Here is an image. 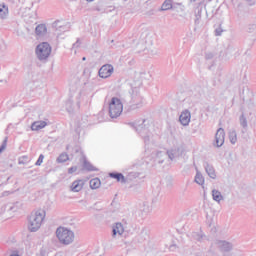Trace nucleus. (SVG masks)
<instances>
[{
  "label": "nucleus",
  "instance_id": "1",
  "mask_svg": "<svg viewBox=\"0 0 256 256\" xmlns=\"http://www.w3.org/2000/svg\"><path fill=\"white\" fill-rule=\"evenodd\" d=\"M45 219V210H37L34 213H31L28 217V231L30 233H37L41 229L43 220Z\"/></svg>",
  "mask_w": 256,
  "mask_h": 256
},
{
  "label": "nucleus",
  "instance_id": "2",
  "mask_svg": "<svg viewBox=\"0 0 256 256\" xmlns=\"http://www.w3.org/2000/svg\"><path fill=\"white\" fill-rule=\"evenodd\" d=\"M56 236L62 245H71L75 241V233L65 227L57 228Z\"/></svg>",
  "mask_w": 256,
  "mask_h": 256
},
{
  "label": "nucleus",
  "instance_id": "3",
  "mask_svg": "<svg viewBox=\"0 0 256 256\" xmlns=\"http://www.w3.org/2000/svg\"><path fill=\"white\" fill-rule=\"evenodd\" d=\"M131 127L138 132V135L142 137L144 140L145 145H149L151 141V132H149V128L145 126V120L141 122L130 123Z\"/></svg>",
  "mask_w": 256,
  "mask_h": 256
},
{
  "label": "nucleus",
  "instance_id": "4",
  "mask_svg": "<svg viewBox=\"0 0 256 256\" xmlns=\"http://www.w3.org/2000/svg\"><path fill=\"white\" fill-rule=\"evenodd\" d=\"M165 157H168L170 161H175L178 157H181V148H172L167 150V152H157L156 153V163H165Z\"/></svg>",
  "mask_w": 256,
  "mask_h": 256
},
{
  "label": "nucleus",
  "instance_id": "5",
  "mask_svg": "<svg viewBox=\"0 0 256 256\" xmlns=\"http://www.w3.org/2000/svg\"><path fill=\"white\" fill-rule=\"evenodd\" d=\"M130 97L129 111H135V109H141V107H143V96H141L139 88H132L130 91Z\"/></svg>",
  "mask_w": 256,
  "mask_h": 256
},
{
  "label": "nucleus",
  "instance_id": "6",
  "mask_svg": "<svg viewBox=\"0 0 256 256\" xmlns=\"http://www.w3.org/2000/svg\"><path fill=\"white\" fill-rule=\"evenodd\" d=\"M123 113V103L121 99L113 97L109 103V116L111 119H117Z\"/></svg>",
  "mask_w": 256,
  "mask_h": 256
},
{
  "label": "nucleus",
  "instance_id": "7",
  "mask_svg": "<svg viewBox=\"0 0 256 256\" xmlns=\"http://www.w3.org/2000/svg\"><path fill=\"white\" fill-rule=\"evenodd\" d=\"M35 53L39 61H45L49 59V56L51 55V44L48 42H42L38 44L35 49Z\"/></svg>",
  "mask_w": 256,
  "mask_h": 256
},
{
  "label": "nucleus",
  "instance_id": "8",
  "mask_svg": "<svg viewBox=\"0 0 256 256\" xmlns=\"http://www.w3.org/2000/svg\"><path fill=\"white\" fill-rule=\"evenodd\" d=\"M113 71H115L113 65L104 64L98 71V77H100L101 79H109V77L113 75Z\"/></svg>",
  "mask_w": 256,
  "mask_h": 256
},
{
  "label": "nucleus",
  "instance_id": "9",
  "mask_svg": "<svg viewBox=\"0 0 256 256\" xmlns=\"http://www.w3.org/2000/svg\"><path fill=\"white\" fill-rule=\"evenodd\" d=\"M216 246L223 253H229V251H233V243L228 242L227 240H217Z\"/></svg>",
  "mask_w": 256,
  "mask_h": 256
},
{
  "label": "nucleus",
  "instance_id": "10",
  "mask_svg": "<svg viewBox=\"0 0 256 256\" xmlns=\"http://www.w3.org/2000/svg\"><path fill=\"white\" fill-rule=\"evenodd\" d=\"M225 143V130L223 128H219L215 134V147H223Z\"/></svg>",
  "mask_w": 256,
  "mask_h": 256
},
{
  "label": "nucleus",
  "instance_id": "11",
  "mask_svg": "<svg viewBox=\"0 0 256 256\" xmlns=\"http://www.w3.org/2000/svg\"><path fill=\"white\" fill-rule=\"evenodd\" d=\"M179 121L183 127H187L191 123V112L188 109L183 110L179 116Z\"/></svg>",
  "mask_w": 256,
  "mask_h": 256
},
{
  "label": "nucleus",
  "instance_id": "12",
  "mask_svg": "<svg viewBox=\"0 0 256 256\" xmlns=\"http://www.w3.org/2000/svg\"><path fill=\"white\" fill-rule=\"evenodd\" d=\"M53 29H55V31H58L57 35H59V33H65L66 31H69V26L63 24V22L61 21H55L52 24Z\"/></svg>",
  "mask_w": 256,
  "mask_h": 256
},
{
  "label": "nucleus",
  "instance_id": "13",
  "mask_svg": "<svg viewBox=\"0 0 256 256\" xmlns=\"http://www.w3.org/2000/svg\"><path fill=\"white\" fill-rule=\"evenodd\" d=\"M204 169L210 179H217V174L215 173V168L213 167V165L206 162L204 163Z\"/></svg>",
  "mask_w": 256,
  "mask_h": 256
},
{
  "label": "nucleus",
  "instance_id": "14",
  "mask_svg": "<svg viewBox=\"0 0 256 256\" xmlns=\"http://www.w3.org/2000/svg\"><path fill=\"white\" fill-rule=\"evenodd\" d=\"M124 232L125 228H123V224L119 222L112 227V237H117V235L121 236Z\"/></svg>",
  "mask_w": 256,
  "mask_h": 256
},
{
  "label": "nucleus",
  "instance_id": "15",
  "mask_svg": "<svg viewBox=\"0 0 256 256\" xmlns=\"http://www.w3.org/2000/svg\"><path fill=\"white\" fill-rule=\"evenodd\" d=\"M239 124H240V127H242V133H247V129L249 127V124L247 122V116H245V113H242L240 116H239Z\"/></svg>",
  "mask_w": 256,
  "mask_h": 256
},
{
  "label": "nucleus",
  "instance_id": "16",
  "mask_svg": "<svg viewBox=\"0 0 256 256\" xmlns=\"http://www.w3.org/2000/svg\"><path fill=\"white\" fill-rule=\"evenodd\" d=\"M47 127V122L41 120V121H35L31 125L32 131H41V129H45Z\"/></svg>",
  "mask_w": 256,
  "mask_h": 256
},
{
  "label": "nucleus",
  "instance_id": "17",
  "mask_svg": "<svg viewBox=\"0 0 256 256\" xmlns=\"http://www.w3.org/2000/svg\"><path fill=\"white\" fill-rule=\"evenodd\" d=\"M109 177H111V179H116L118 183H127V179L125 178L123 173L112 172V173H109Z\"/></svg>",
  "mask_w": 256,
  "mask_h": 256
},
{
  "label": "nucleus",
  "instance_id": "18",
  "mask_svg": "<svg viewBox=\"0 0 256 256\" xmlns=\"http://www.w3.org/2000/svg\"><path fill=\"white\" fill-rule=\"evenodd\" d=\"M83 185H85L83 180H76L71 185V191L73 193H79L83 189Z\"/></svg>",
  "mask_w": 256,
  "mask_h": 256
},
{
  "label": "nucleus",
  "instance_id": "19",
  "mask_svg": "<svg viewBox=\"0 0 256 256\" xmlns=\"http://www.w3.org/2000/svg\"><path fill=\"white\" fill-rule=\"evenodd\" d=\"M35 33L38 37H45L47 35V26L45 24H39L35 28Z\"/></svg>",
  "mask_w": 256,
  "mask_h": 256
},
{
  "label": "nucleus",
  "instance_id": "20",
  "mask_svg": "<svg viewBox=\"0 0 256 256\" xmlns=\"http://www.w3.org/2000/svg\"><path fill=\"white\" fill-rule=\"evenodd\" d=\"M212 198L216 203H221V201H223V195L217 189L212 190Z\"/></svg>",
  "mask_w": 256,
  "mask_h": 256
},
{
  "label": "nucleus",
  "instance_id": "21",
  "mask_svg": "<svg viewBox=\"0 0 256 256\" xmlns=\"http://www.w3.org/2000/svg\"><path fill=\"white\" fill-rule=\"evenodd\" d=\"M9 8L5 4H0V19H7Z\"/></svg>",
  "mask_w": 256,
  "mask_h": 256
},
{
  "label": "nucleus",
  "instance_id": "22",
  "mask_svg": "<svg viewBox=\"0 0 256 256\" xmlns=\"http://www.w3.org/2000/svg\"><path fill=\"white\" fill-rule=\"evenodd\" d=\"M228 137L232 145H235V143H237V131H235V129L229 130Z\"/></svg>",
  "mask_w": 256,
  "mask_h": 256
},
{
  "label": "nucleus",
  "instance_id": "23",
  "mask_svg": "<svg viewBox=\"0 0 256 256\" xmlns=\"http://www.w3.org/2000/svg\"><path fill=\"white\" fill-rule=\"evenodd\" d=\"M195 183L197 185H205V178L203 177V174L201 172H197L194 178Z\"/></svg>",
  "mask_w": 256,
  "mask_h": 256
},
{
  "label": "nucleus",
  "instance_id": "24",
  "mask_svg": "<svg viewBox=\"0 0 256 256\" xmlns=\"http://www.w3.org/2000/svg\"><path fill=\"white\" fill-rule=\"evenodd\" d=\"M161 9L162 11H169V9H173V0H165Z\"/></svg>",
  "mask_w": 256,
  "mask_h": 256
},
{
  "label": "nucleus",
  "instance_id": "25",
  "mask_svg": "<svg viewBox=\"0 0 256 256\" xmlns=\"http://www.w3.org/2000/svg\"><path fill=\"white\" fill-rule=\"evenodd\" d=\"M90 187L92 189H99L101 187V180L99 178H94L90 180Z\"/></svg>",
  "mask_w": 256,
  "mask_h": 256
},
{
  "label": "nucleus",
  "instance_id": "26",
  "mask_svg": "<svg viewBox=\"0 0 256 256\" xmlns=\"http://www.w3.org/2000/svg\"><path fill=\"white\" fill-rule=\"evenodd\" d=\"M56 161L57 163H66V161H69V155L67 153H62L58 156Z\"/></svg>",
  "mask_w": 256,
  "mask_h": 256
},
{
  "label": "nucleus",
  "instance_id": "27",
  "mask_svg": "<svg viewBox=\"0 0 256 256\" xmlns=\"http://www.w3.org/2000/svg\"><path fill=\"white\" fill-rule=\"evenodd\" d=\"M139 172H129L127 176L125 177L126 183L127 181H133V179H137L139 177Z\"/></svg>",
  "mask_w": 256,
  "mask_h": 256
},
{
  "label": "nucleus",
  "instance_id": "28",
  "mask_svg": "<svg viewBox=\"0 0 256 256\" xmlns=\"http://www.w3.org/2000/svg\"><path fill=\"white\" fill-rule=\"evenodd\" d=\"M84 169H86V171H99L97 168H95V166H93V164H91V162H88L87 160L84 161Z\"/></svg>",
  "mask_w": 256,
  "mask_h": 256
},
{
  "label": "nucleus",
  "instance_id": "29",
  "mask_svg": "<svg viewBox=\"0 0 256 256\" xmlns=\"http://www.w3.org/2000/svg\"><path fill=\"white\" fill-rule=\"evenodd\" d=\"M221 35H223V28L221 27V24H220L219 27L215 29V36L221 37Z\"/></svg>",
  "mask_w": 256,
  "mask_h": 256
},
{
  "label": "nucleus",
  "instance_id": "30",
  "mask_svg": "<svg viewBox=\"0 0 256 256\" xmlns=\"http://www.w3.org/2000/svg\"><path fill=\"white\" fill-rule=\"evenodd\" d=\"M71 105H73V101L68 100L66 103V109H67L68 113H73V108H71Z\"/></svg>",
  "mask_w": 256,
  "mask_h": 256
},
{
  "label": "nucleus",
  "instance_id": "31",
  "mask_svg": "<svg viewBox=\"0 0 256 256\" xmlns=\"http://www.w3.org/2000/svg\"><path fill=\"white\" fill-rule=\"evenodd\" d=\"M43 159H45V156L43 154H40L39 157H38V160L35 163V165L37 167L41 166V164L43 163Z\"/></svg>",
  "mask_w": 256,
  "mask_h": 256
},
{
  "label": "nucleus",
  "instance_id": "32",
  "mask_svg": "<svg viewBox=\"0 0 256 256\" xmlns=\"http://www.w3.org/2000/svg\"><path fill=\"white\" fill-rule=\"evenodd\" d=\"M7 149V138L4 139L2 145L0 146V153H3Z\"/></svg>",
  "mask_w": 256,
  "mask_h": 256
},
{
  "label": "nucleus",
  "instance_id": "33",
  "mask_svg": "<svg viewBox=\"0 0 256 256\" xmlns=\"http://www.w3.org/2000/svg\"><path fill=\"white\" fill-rule=\"evenodd\" d=\"M201 19V10L196 13V19L194 20L195 25H199V20Z\"/></svg>",
  "mask_w": 256,
  "mask_h": 256
},
{
  "label": "nucleus",
  "instance_id": "34",
  "mask_svg": "<svg viewBox=\"0 0 256 256\" xmlns=\"http://www.w3.org/2000/svg\"><path fill=\"white\" fill-rule=\"evenodd\" d=\"M27 159V156H23L22 158H20L18 161L19 165H25V163H27Z\"/></svg>",
  "mask_w": 256,
  "mask_h": 256
},
{
  "label": "nucleus",
  "instance_id": "35",
  "mask_svg": "<svg viewBox=\"0 0 256 256\" xmlns=\"http://www.w3.org/2000/svg\"><path fill=\"white\" fill-rule=\"evenodd\" d=\"M77 171V166H72L68 169L69 175H72V173H75Z\"/></svg>",
  "mask_w": 256,
  "mask_h": 256
},
{
  "label": "nucleus",
  "instance_id": "36",
  "mask_svg": "<svg viewBox=\"0 0 256 256\" xmlns=\"http://www.w3.org/2000/svg\"><path fill=\"white\" fill-rule=\"evenodd\" d=\"M205 58H206V59H213V53H212V52H207V53L205 54Z\"/></svg>",
  "mask_w": 256,
  "mask_h": 256
},
{
  "label": "nucleus",
  "instance_id": "37",
  "mask_svg": "<svg viewBox=\"0 0 256 256\" xmlns=\"http://www.w3.org/2000/svg\"><path fill=\"white\" fill-rule=\"evenodd\" d=\"M75 47H81V41L77 39V41L73 44V48Z\"/></svg>",
  "mask_w": 256,
  "mask_h": 256
},
{
  "label": "nucleus",
  "instance_id": "38",
  "mask_svg": "<svg viewBox=\"0 0 256 256\" xmlns=\"http://www.w3.org/2000/svg\"><path fill=\"white\" fill-rule=\"evenodd\" d=\"M223 256H233V254H224Z\"/></svg>",
  "mask_w": 256,
  "mask_h": 256
},
{
  "label": "nucleus",
  "instance_id": "39",
  "mask_svg": "<svg viewBox=\"0 0 256 256\" xmlns=\"http://www.w3.org/2000/svg\"><path fill=\"white\" fill-rule=\"evenodd\" d=\"M88 3H92V1H95V0H86Z\"/></svg>",
  "mask_w": 256,
  "mask_h": 256
},
{
  "label": "nucleus",
  "instance_id": "40",
  "mask_svg": "<svg viewBox=\"0 0 256 256\" xmlns=\"http://www.w3.org/2000/svg\"><path fill=\"white\" fill-rule=\"evenodd\" d=\"M86 59H87V58L83 57V58H82V61H86Z\"/></svg>",
  "mask_w": 256,
  "mask_h": 256
},
{
  "label": "nucleus",
  "instance_id": "41",
  "mask_svg": "<svg viewBox=\"0 0 256 256\" xmlns=\"http://www.w3.org/2000/svg\"><path fill=\"white\" fill-rule=\"evenodd\" d=\"M132 167H137V164H133Z\"/></svg>",
  "mask_w": 256,
  "mask_h": 256
},
{
  "label": "nucleus",
  "instance_id": "42",
  "mask_svg": "<svg viewBox=\"0 0 256 256\" xmlns=\"http://www.w3.org/2000/svg\"><path fill=\"white\" fill-rule=\"evenodd\" d=\"M191 1L195 2V1H197V0H191Z\"/></svg>",
  "mask_w": 256,
  "mask_h": 256
},
{
  "label": "nucleus",
  "instance_id": "43",
  "mask_svg": "<svg viewBox=\"0 0 256 256\" xmlns=\"http://www.w3.org/2000/svg\"><path fill=\"white\" fill-rule=\"evenodd\" d=\"M252 27H255V25H252Z\"/></svg>",
  "mask_w": 256,
  "mask_h": 256
}]
</instances>
